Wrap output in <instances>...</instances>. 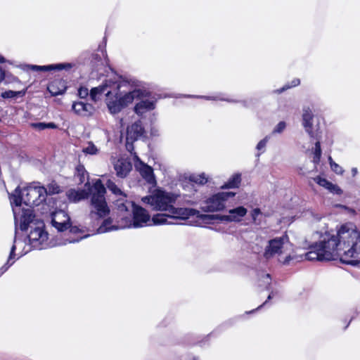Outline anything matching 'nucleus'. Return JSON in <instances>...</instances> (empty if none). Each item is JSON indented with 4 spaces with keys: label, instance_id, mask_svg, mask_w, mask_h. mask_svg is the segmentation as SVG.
<instances>
[{
    "label": "nucleus",
    "instance_id": "obj_48",
    "mask_svg": "<svg viewBox=\"0 0 360 360\" xmlns=\"http://www.w3.org/2000/svg\"><path fill=\"white\" fill-rule=\"evenodd\" d=\"M290 259V256L287 257L285 258V261L283 262V264H287L289 262Z\"/></svg>",
    "mask_w": 360,
    "mask_h": 360
},
{
    "label": "nucleus",
    "instance_id": "obj_42",
    "mask_svg": "<svg viewBox=\"0 0 360 360\" xmlns=\"http://www.w3.org/2000/svg\"><path fill=\"white\" fill-rule=\"evenodd\" d=\"M5 62V58L0 56V63ZM6 75L5 71L0 67V83L2 82L5 79Z\"/></svg>",
    "mask_w": 360,
    "mask_h": 360
},
{
    "label": "nucleus",
    "instance_id": "obj_51",
    "mask_svg": "<svg viewBox=\"0 0 360 360\" xmlns=\"http://www.w3.org/2000/svg\"><path fill=\"white\" fill-rule=\"evenodd\" d=\"M151 134H152L153 135H155V134H155V131H151Z\"/></svg>",
    "mask_w": 360,
    "mask_h": 360
},
{
    "label": "nucleus",
    "instance_id": "obj_16",
    "mask_svg": "<svg viewBox=\"0 0 360 360\" xmlns=\"http://www.w3.org/2000/svg\"><path fill=\"white\" fill-rule=\"evenodd\" d=\"M144 132V129L141 121H137L128 127L127 131V141H134L140 138Z\"/></svg>",
    "mask_w": 360,
    "mask_h": 360
},
{
    "label": "nucleus",
    "instance_id": "obj_29",
    "mask_svg": "<svg viewBox=\"0 0 360 360\" xmlns=\"http://www.w3.org/2000/svg\"><path fill=\"white\" fill-rule=\"evenodd\" d=\"M321 157V148L320 141H316L315 143V148L314 151L313 162L317 165L320 162Z\"/></svg>",
    "mask_w": 360,
    "mask_h": 360
},
{
    "label": "nucleus",
    "instance_id": "obj_54",
    "mask_svg": "<svg viewBox=\"0 0 360 360\" xmlns=\"http://www.w3.org/2000/svg\"><path fill=\"white\" fill-rule=\"evenodd\" d=\"M193 360H198V359L197 358H193Z\"/></svg>",
    "mask_w": 360,
    "mask_h": 360
},
{
    "label": "nucleus",
    "instance_id": "obj_36",
    "mask_svg": "<svg viewBox=\"0 0 360 360\" xmlns=\"http://www.w3.org/2000/svg\"><path fill=\"white\" fill-rule=\"evenodd\" d=\"M314 181L316 184H318L320 186H322L325 188H327L328 186H331V182L328 181L325 178H322L321 176H316L314 178Z\"/></svg>",
    "mask_w": 360,
    "mask_h": 360
},
{
    "label": "nucleus",
    "instance_id": "obj_39",
    "mask_svg": "<svg viewBox=\"0 0 360 360\" xmlns=\"http://www.w3.org/2000/svg\"><path fill=\"white\" fill-rule=\"evenodd\" d=\"M330 193L341 195L342 193V189L336 184H331V186H328L327 188Z\"/></svg>",
    "mask_w": 360,
    "mask_h": 360
},
{
    "label": "nucleus",
    "instance_id": "obj_26",
    "mask_svg": "<svg viewBox=\"0 0 360 360\" xmlns=\"http://www.w3.org/2000/svg\"><path fill=\"white\" fill-rule=\"evenodd\" d=\"M241 178L239 174L233 175L226 183L225 187L228 188H237L240 184Z\"/></svg>",
    "mask_w": 360,
    "mask_h": 360
},
{
    "label": "nucleus",
    "instance_id": "obj_43",
    "mask_svg": "<svg viewBox=\"0 0 360 360\" xmlns=\"http://www.w3.org/2000/svg\"><path fill=\"white\" fill-rule=\"evenodd\" d=\"M276 293H277L276 292H271L269 295V296L267 297V300L262 304H261L259 307H258L255 310H257V309L262 308L264 305H265L267 303V302L269 300H271L276 295Z\"/></svg>",
    "mask_w": 360,
    "mask_h": 360
},
{
    "label": "nucleus",
    "instance_id": "obj_35",
    "mask_svg": "<svg viewBox=\"0 0 360 360\" xmlns=\"http://www.w3.org/2000/svg\"><path fill=\"white\" fill-rule=\"evenodd\" d=\"M286 122L284 121L279 122L272 131L273 134H281L284 131L286 128Z\"/></svg>",
    "mask_w": 360,
    "mask_h": 360
},
{
    "label": "nucleus",
    "instance_id": "obj_2",
    "mask_svg": "<svg viewBox=\"0 0 360 360\" xmlns=\"http://www.w3.org/2000/svg\"><path fill=\"white\" fill-rule=\"evenodd\" d=\"M179 195L157 190L153 195L142 198V201L150 205L153 210L164 212L152 217L154 225L174 224L176 219H186L191 216H198L200 212L192 208L175 207Z\"/></svg>",
    "mask_w": 360,
    "mask_h": 360
},
{
    "label": "nucleus",
    "instance_id": "obj_25",
    "mask_svg": "<svg viewBox=\"0 0 360 360\" xmlns=\"http://www.w3.org/2000/svg\"><path fill=\"white\" fill-rule=\"evenodd\" d=\"M30 127L34 129L42 131L46 129H57L58 126L54 122H33L30 124Z\"/></svg>",
    "mask_w": 360,
    "mask_h": 360
},
{
    "label": "nucleus",
    "instance_id": "obj_21",
    "mask_svg": "<svg viewBox=\"0 0 360 360\" xmlns=\"http://www.w3.org/2000/svg\"><path fill=\"white\" fill-rule=\"evenodd\" d=\"M13 245L11 247L10 255L7 262L0 268V277L8 269V268L14 263V261L11 262L15 255V251L16 250V243H18L17 238H14Z\"/></svg>",
    "mask_w": 360,
    "mask_h": 360
},
{
    "label": "nucleus",
    "instance_id": "obj_15",
    "mask_svg": "<svg viewBox=\"0 0 360 360\" xmlns=\"http://www.w3.org/2000/svg\"><path fill=\"white\" fill-rule=\"evenodd\" d=\"M72 109L79 116L90 117L95 112L94 106L84 101H75L72 103Z\"/></svg>",
    "mask_w": 360,
    "mask_h": 360
},
{
    "label": "nucleus",
    "instance_id": "obj_32",
    "mask_svg": "<svg viewBox=\"0 0 360 360\" xmlns=\"http://www.w3.org/2000/svg\"><path fill=\"white\" fill-rule=\"evenodd\" d=\"M300 81L299 79H297V78L293 79L291 81L290 84H285L281 89L276 90V92L278 94H281L288 89L298 86L300 84Z\"/></svg>",
    "mask_w": 360,
    "mask_h": 360
},
{
    "label": "nucleus",
    "instance_id": "obj_4",
    "mask_svg": "<svg viewBox=\"0 0 360 360\" xmlns=\"http://www.w3.org/2000/svg\"><path fill=\"white\" fill-rule=\"evenodd\" d=\"M15 233L19 224L21 231H27L30 228L27 236L30 245L33 249L42 250L49 247L48 233L44 231V223L42 220L36 219L32 210H28L20 213L18 209L14 210ZM16 238V235L15 236Z\"/></svg>",
    "mask_w": 360,
    "mask_h": 360
},
{
    "label": "nucleus",
    "instance_id": "obj_3",
    "mask_svg": "<svg viewBox=\"0 0 360 360\" xmlns=\"http://www.w3.org/2000/svg\"><path fill=\"white\" fill-rule=\"evenodd\" d=\"M85 189H69L66 192V196L70 202H78L87 198H91V210L89 217L91 219L103 218L110 212L105 198V188L100 179L96 180L92 186L89 182L85 184Z\"/></svg>",
    "mask_w": 360,
    "mask_h": 360
},
{
    "label": "nucleus",
    "instance_id": "obj_12",
    "mask_svg": "<svg viewBox=\"0 0 360 360\" xmlns=\"http://www.w3.org/2000/svg\"><path fill=\"white\" fill-rule=\"evenodd\" d=\"M134 167L138 171L142 178L150 185L155 186L156 184V179L154 175L153 169L144 163L137 155L134 156Z\"/></svg>",
    "mask_w": 360,
    "mask_h": 360
},
{
    "label": "nucleus",
    "instance_id": "obj_6",
    "mask_svg": "<svg viewBox=\"0 0 360 360\" xmlns=\"http://www.w3.org/2000/svg\"><path fill=\"white\" fill-rule=\"evenodd\" d=\"M126 78L131 82L129 86L122 87L117 90L115 89V86H112L105 93L107 96L106 104L112 114L118 113L135 98H143L148 96L149 94L146 91L136 89H133V88L137 86L136 81Z\"/></svg>",
    "mask_w": 360,
    "mask_h": 360
},
{
    "label": "nucleus",
    "instance_id": "obj_31",
    "mask_svg": "<svg viewBox=\"0 0 360 360\" xmlns=\"http://www.w3.org/2000/svg\"><path fill=\"white\" fill-rule=\"evenodd\" d=\"M329 163L330 165L331 169L336 173L337 174H342L344 172V170L342 167H340L338 164L335 162L331 157H329L328 158Z\"/></svg>",
    "mask_w": 360,
    "mask_h": 360
},
{
    "label": "nucleus",
    "instance_id": "obj_37",
    "mask_svg": "<svg viewBox=\"0 0 360 360\" xmlns=\"http://www.w3.org/2000/svg\"><path fill=\"white\" fill-rule=\"evenodd\" d=\"M200 98H205L206 100H214V101L220 100V101H226L227 102H231V103L236 102L234 100H230V99L221 97V95H217L216 96H200Z\"/></svg>",
    "mask_w": 360,
    "mask_h": 360
},
{
    "label": "nucleus",
    "instance_id": "obj_38",
    "mask_svg": "<svg viewBox=\"0 0 360 360\" xmlns=\"http://www.w3.org/2000/svg\"><path fill=\"white\" fill-rule=\"evenodd\" d=\"M330 193L341 195L342 193V189L336 184H331V186H328L327 188Z\"/></svg>",
    "mask_w": 360,
    "mask_h": 360
},
{
    "label": "nucleus",
    "instance_id": "obj_5",
    "mask_svg": "<svg viewBox=\"0 0 360 360\" xmlns=\"http://www.w3.org/2000/svg\"><path fill=\"white\" fill-rule=\"evenodd\" d=\"M117 207L118 211L120 212H126L131 207L133 217L131 218L123 214L121 217L120 225H112V220L110 218L106 219L98 227L97 230L98 233H103L119 229L143 227L150 221V217L148 212L145 209L135 205L131 201L125 200V202H121L120 200H117Z\"/></svg>",
    "mask_w": 360,
    "mask_h": 360
},
{
    "label": "nucleus",
    "instance_id": "obj_34",
    "mask_svg": "<svg viewBox=\"0 0 360 360\" xmlns=\"http://www.w3.org/2000/svg\"><path fill=\"white\" fill-rule=\"evenodd\" d=\"M191 180L196 184L203 185L205 184L207 179L205 175V174H201L196 176H191Z\"/></svg>",
    "mask_w": 360,
    "mask_h": 360
},
{
    "label": "nucleus",
    "instance_id": "obj_14",
    "mask_svg": "<svg viewBox=\"0 0 360 360\" xmlns=\"http://www.w3.org/2000/svg\"><path fill=\"white\" fill-rule=\"evenodd\" d=\"M112 162L116 175L120 178L126 177L132 169L131 162L125 158H113Z\"/></svg>",
    "mask_w": 360,
    "mask_h": 360
},
{
    "label": "nucleus",
    "instance_id": "obj_45",
    "mask_svg": "<svg viewBox=\"0 0 360 360\" xmlns=\"http://www.w3.org/2000/svg\"><path fill=\"white\" fill-rule=\"evenodd\" d=\"M357 173H358L357 168H356V167H353V168L352 169V176H355L357 174Z\"/></svg>",
    "mask_w": 360,
    "mask_h": 360
},
{
    "label": "nucleus",
    "instance_id": "obj_8",
    "mask_svg": "<svg viewBox=\"0 0 360 360\" xmlns=\"http://www.w3.org/2000/svg\"><path fill=\"white\" fill-rule=\"evenodd\" d=\"M131 85V82L126 77L118 75H114L112 77L105 79V82L101 85L94 87L91 89L89 95L92 101H96L98 94H105L112 86H115V89L120 90L122 87H128Z\"/></svg>",
    "mask_w": 360,
    "mask_h": 360
},
{
    "label": "nucleus",
    "instance_id": "obj_18",
    "mask_svg": "<svg viewBox=\"0 0 360 360\" xmlns=\"http://www.w3.org/2000/svg\"><path fill=\"white\" fill-rule=\"evenodd\" d=\"M314 115L311 111V110L308 108H304L302 114V125L307 131V133L310 136V137H314V134L312 130L313 127V121Z\"/></svg>",
    "mask_w": 360,
    "mask_h": 360
},
{
    "label": "nucleus",
    "instance_id": "obj_44",
    "mask_svg": "<svg viewBox=\"0 0 360 360\" xmlns=\"http://www.w3.org/2000/svg\"><path fill=\"white\" fill-rule=\"evenodd\" d=\"M87 236H84V237H80L79 238H74V239H66L65 240V242L63 243V245H65L68 243H77V242H79L80 240H82V238H86ZM62 243H59V245H61Z\"/></svg>",
    "mask_w": 360,
    "mask_h": 360
},
{
    "label": "nucleus",
    "instance_id": "obj_28",
    "mask_svg": "<svg viewBox=\"0 0 360 360\" xmlns=\"http://www.w3.org/2000/svg\"><path fill=\"white\" fill-rule=\"evenodd\" d=\"M271 278L270 274H262L261 275V278L259 279V285L264 286V288L266 290H269V287L271 285Z\"/></svg>",
    "mask_w": 360,
    "mask_h": 360
},
{
    "label": "nucleus",
    "instance_id": "obj_30",
    "mask_svg": "<svg viewBox=\"0 0 360 360\" xmlns=\"http://www.w3.org/2000/svg\"><path fill=\"white\" fill-rule=\"evenodd\" d=\"M46 195L59 193L60 192V187L56 183H52L48 185L46 188Z\"/></svg>",
    "mask_w": 360,
    "mask_h": 360
},
{
    "label": "nucleus",
    "instance_id": "obj_40",
    "mask_svg": "<svg viewBox=\"0 0 360 360\" xmlns=\"http://www.w3.org/2000/svg\"><path fill=\"white\" fill-rule=\"evenodd\" d=\"M269 139V136H266L264 137L263 139H262L257 145L256 146V148L257 150H261L262 149H264L266 146V143L268 142Z\"/></svg>",
    "mask_w": 360,
    "mask_h": 360
},
{
    "label": "nucleus",
    "instance_id": "obj_11",
    "mask_svg": "<svg viewBox=\"0 0 360 360\" xmlns=\"http://www.w3.org/2000/svg\"><path fill=\"white\" fill-rule=\"evenodd\" d=\"M288 242V238L286 235L270 240L265 248L264 257L269 259L276 255L283 253L284 245Z\"/></svg>",
    "mask_w": 360,
    "mask_h": 360
},
{
    "label": "nucleus",
    "instance_id": "obj_52",
    "mask_svg": "<svg viewBox=\"0 0 360 360\" xmlns=\"http://www.w3.org/2000/svg\"><path fill=\"white\" fill-rule=\"evenodd\" d=\"M129 147H130V146H129V145H127V149H128L129 150Z\"/></svg>",
    "mask_w": 360,
    "mask_h": 360
},
{
    "label": "nucleus",
    "instance_id": "obj_10",
    "mask_svg": "<svg viewBox=\"0 0 360 360\" xmlns=\"http://www.w3.org/2000/svg\"><path fill=\"white\" fill-rule=\"evenodd\" d=\"M234 195L235 193L233 192H219L205 200L200 208L205 212L221 211L225 208L228 199Z\"/></svg>",
    "mask_w": 360,
    "mask_h": 360
},
{
    "label": "nucleus",
    "instance_id": "obj_24",
    "mask_svg": "<svg viewBox=\"0 0 360 360\" xmlns=\"http://www.w3.org/2000/svg\"><path fill=\"white\" fill-rule=\"evenodd\" d=\"M106 186L108 188V190L110 191L115 195L120 196V200L121 202H124L123 200L126 197V195L121 191V189L117 187L115 182H113L110 179H108L106 182ZM117 200H119V199Z\"/></svg>",
    "mask_w": 360,
    "mask_h": 360
},
{
    "label": "nucleus",
    "instance_id": "obj_41",
    "mask_svg": "<svg viewBox=\"0 0 360 360\" xmlns=\"http://www.w3.org/2000/svg\"><path fill=\"white\" fill-rule=\"evenodd\" d=\"M89 95V90L86 87L81 86L78 89V96L80 98H85Z\"/></svg>",
    "mask_w": 360,
    "mask_h": 360
},
{
    "label": "nucleus",
    "instance_id": "obj_49",
    "mask_svg": "<svg viewBox=\"0 0 360 360\" xmlns=\"http://www.w3.org/2000/svg\"><path fill=\"white\" fill-rule=\"evenodd\" d=\"M71 231H72V232H75V227H74V228H72V229H71Z\"/></svg>",
    "mask_w": 360,
    "mask_h": 360
},
{
    "label": "nucleus",
    "instance_id": "obj_17",
    "mask_svg": "<svg viewBox=\"0 0 360 360\" xmlns=\"http://www.w3.org/2000/svg\"><path fill=\"white\" fill-rule=\"evenodd\" d=\"M72 67L71 63H58L48 65H32L30 69L33 71H60L62 70H69Z\"/></svg>",
    "mask_w": 360,
    "mask_h": 360
},
{
    "label": "nucleus",
    "instance_id": "obj_9",
    "mask_svg": "<svg viewBox=\"0 0 360 360\" xmlns=\"http://www.w3.org/2000/svg\"><path fill=\"white\" fill-rule=\"evenodd\" d=\"M248 210L243 207L239 206L229 210V214H199L198 218L204 221L209 222L212 220H219L221 221L227 222H240L242 218L246 215Z\"/></svg>",
    "mask_w": 360,
    "mask_h": 360
},
{
    "label": "nucleus",
    "instance_id": "obj_27",
    "mask_svg": "<svg viewBox=\"0 0 360 360\" xmlns=\"http://www.w3.org/2000/svg\"><path fill=\"white\" fill-rule=\"evenodd\" d=\"M252 222L256 225H259L262 221V213L259 208H255L250 213Z\"/></svg>",
    "mask_w": 360,
    "mask_h": 360
},
{
    "label": "nucleus",
    "instance_id": "obj_46",
    "mask_svg": "<svg viewBox=\"0 0 360 360\" xmlns=\"http://www.w3.org/2000/svg\"><path fill=\"white\" fill-rule=\"evenodd\" d=\"M99 50L101 51L102 55L106 58L107 57V54H106L105 50L101 49V47H99Z\"/></svg>",
    "mask_w": 360,
    "mask_h": 360
},
{
    "label": "nucleus",
    "instance_id": "obj_22",
    "mask_svg": "<svg viewBox=\"0 0 360 360\" xmlns=\"http://www.w3.org/2000/svg\"><path fill=\"white\" fill-rule=\"evenodd\" d=\"M26 94V89L21 91L8 90L1 94V97L4 99L16 100L18 98L23 97Z\"/></svg>",
    "mask_w": 360,
    "mask_h": 360
},
{
    "label": "nucleus",
    "instance_id": "obj_50",
    "mask_svg": "<svg viewBox=\"0 0 360 360\" xmlns=\"http://www.w3.org/2000/svg\"><path fill=\"white\" fill-rule=\"evenodd\" d=\"M151 134H152L153 135H155V134H155V131H151Z\"/></svg>",
    "mask_w": 360,
    "mask_h": 360
},
{
    "label": "nucleus",
    "instance_id": "obj_33",
    "mask_svg": "<svg viewBox=\"0 0 360 360\" xmlns=\"http://www.w3.org/2000/svg\"><path fill=\"white\" fill-rule=\"evenodd\" d=\"M82 152L86 154L96 155L98 153V148L92 143H89V145L82 149Z\"/></svg>",
    "mask_w": 360,
    "mask_h": 360
},
{
    "label": "nucleus",
    "instance_id": "obj_7",
    "mask_svg": "<svg viewBox=\"0 0 360 360\" xmlns=\"http://www.w3.org/2000/svg\"><path fill=\"white\" fill-rule=\"evenodd\" d=\"M46 188L36 185L35 183L30 184L22 191L18 186L15 189L14 193L10 195L13 212L14 213L15 209H18L20 213L32 210L31 208H21L22 202L30 207L37 206L46 200Z\"/></svg>",
    "mask_w": 360,
    "mask_h": 360
},
{
    "label": "nucleus",
    "instance_id": "obj_13",
    "mask_svg": "<svg viewBox=\"0 0 360 360\" xmlns=\"http://www.w3.org/2000/svg\"><path fill=\"white\" fill-rule=\"evenodd\" d=\"M51 224L58 231H63L70 227V219L68 214L60 210L51 213Z\"/></svg>",
    "mask_w": 360,
    "mask_h": 360
},
{
    "label": "nucleus",
    "instance_id": "obj_53",
    "mask_svg": "<svg viewBox=\"0 0 360 360\" xmlns=\"http://www.w3.org/2000/svg\"><path fill=\"white\" fill-rule=\"evenodd\" d=\"M97 58H98V55L96 54V55H95V58L97 59Z\"/></svg>",
    "mask_w": 360,
    "mask_h": 360
},
{
    "label": "nucleus",
    "instance_id": "obj_20",
    "mask_svg": "<svg viewBox=\"0 0 360 360\" xmlns=\"http://www.w3.org/2000/svg\"><path fill=\"white\" fill-rule=\"evenodd\" d=\"M155 106V102L153 100H141L136 104L134 107V112L139 115H142L146 112L153 110Z\"/></svg>",
    "mask_w": 360,
    "mask_h": 360
},
{
    "label": "nucleus",
    "instance_id": "obj_47",
    "mask_svg": "<svg viewBox=\"0 0 360 360\" xmlns=\"http://www.w3.org/2000/svg\"><path fill=\"white\" fill-rule=\"evenodd\" d=\"M340 207H343V208H345V209H346V210H349L350 212H353V213H354V212H354V210H352V209H349V208L347 207H346V206H345V205H340Z\"/></svg>",
    "mask_w": 360,
    "mask_h": 360
},
{
    "label": "nucleus",
    "instance_id": "obj_19",
    "mask_svg": "<svg viewBox=\"0 0 360 360\" xmlns=\"http://www.w3.org/2000/svg\"><path fill=\"white\" fill-rule=\"evenodd\" d=\"M48 91L52 96H56L64 94L66 91V83L63 79H56L48 86Z\"/></svg>",
    "mask_w": 360,
    "mask_h": 360
},
{
    "label": "nucleus",
    "instance_id": "obj_23",
    "mask_svg": "<svg viewBox=\"0 0 360 360\" xmlns=\"http://www.w3.org/2000/svg\"><path fill=\"white\" fill-rule=\"evenodd\" d=\"M75 176L79 184L84 183L86 179L88 178V172L84 165L79 164L76 167Z\"/></svg>",
    "mask_w": 360,
    "mask_h": 360
},
{
    "label": "nucleus",
    "instance_id": "obj_1",
    "mask_svg": "<svg viewBox=\"0 0 360 360\" xmlns=\"http://www.w3.org/2000/svg\"><path fill=\"white\" fill-rule=\"evenodd\" d=\"M338 256L342 263L360 266V231L353 223L342 224L336 235L321 234L318 242L309 245L305 254L309 261H330Z\"/></svg>",
    "mask_w": 360,
    "mask_h": 360
}]
</instances>
